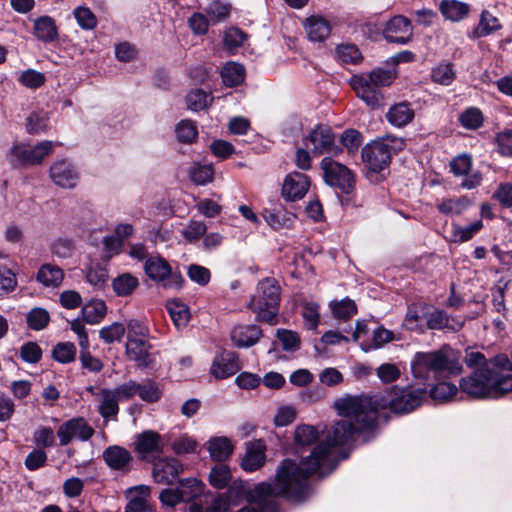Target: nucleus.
<instances>
[{
    "instance_id": "nucleus-1",
    "label": "nucleus",
    "mask_w": 512,
    "mask_h": 512,
    "mask_svg": "<svg viewBox=\"0 0 512 512\" xmlns=\"http://www.w3.org/2000/svg\"><path fill=\"white\" fill-rule=\"evenodd\" d=\"M411 388L394 386L385 397L361 395L337 399L334 408L343 418L331 427L326 440L319 442L299 464L283 460L277 467L276 486L260 485L257 491L272 490L304 500L310 492L309 477L316 473L323 476L335 468L332 447L348 443L357 433L374 430L381 421L387 422L386 409L405 414L419 407L426 397L439 404L464 399H498L512 392V386H431L428 392Z\"/></svg>"
},
{
    "instance_id": "nucleus-2",
    "label": "nucleus",
    "mask_w": 512,
    "mask_h": 512,
    "mask_svg": "<svg viewBox=\"0 0 512 512\" xmlns=\"http://www.w3.org/2000/svg\"><path fill=\"white\" fill-rule=\"evenodd\" d=\"M411 370L416 378H425L429 371L458 373L460 367L454 352L442 348L434 352H417L411 362Z\"/></svg>"
},
{
    "instance_id": "nucleus-3",
    "label": "nucleus",
    "mask_w": 512,
    "mask_h": 512,
    "mask_svg": "<svg viewBox=\"0 0 512 512\" xmlns=\"http://www.w3.org/2000/svg\"><path fill=\"white\" fill-rule=\"evenodd\" d=\"M280 302V286L273 278H265L258 283L257 292L249 306L261 321L273 323Z\"/></svg>"
},
{
    "instance_id": "nucleus-4",
    "label": "nucleus",
    "mask_w": 512,
    "mask_h": 512,
    "mask_svg": "<svg viewBox=\"0 0 512 512\" xmlns=\"http://www.w3.org/2000/svg\"><path fill=\"white\" fill-rule=\"evenodd\" d=\"M54 147L55 143L49 140H44L33 147L14 144L8 152L7 159L13 167L40 164Z\"/></svg>"
},
{
    "instance_id": "nucleus-5",
    "label": "nucleus",
    "mask_w": 512,
    "mask_h": 512,
    "mask_svg": "<svg viewBox=\"0 0 512 512\" xmlns=\"http://www.w3.org/2000/svg\"><path fill=\"white\" fill-rule=\"evenodd\" d=\"M323 178L327 185L339 189L342 193H350L355 186V178L352 171L345 165L334 161L330 157H324L321 161Z\"/></svg>"
},
{
    "instance_id": "nucleus-6",
    "label": "nucleus",
    "mask_w": 512,
    "mask_h": 512,
    "mask_svg": "<svg viewBox=\"0 0 512 512\" xmlns=\"http://www.w3.org/2000/svg\"><path fill=\"white\" fill-rule=\"evenodd\" d=\"M146 275L155 282L162 283L163 287L169 289H180L184 282L179 272H173L165 259L150 257L144 265Z\"/></svg>"
},
{
    "instance_id": "nucleus-7",
    "label": "nucleus",
    "mask_w": 512,
    "mask_h": 512,
    "mask_svg": "<svg viewBox=\"0 0 512 512\" xmlns=\"http://www.w3.org/2000/svg\"><path fill=\"white\" fill-rule=\"evenodd\" d=\"M508 381H512V362L507 355L498 354L481 369V379L475 384H503Z\"/></svg>"
},
{
    "instance_id": "nucleus-8",
    "label": "nucleus",
    "mask_w": 512,
    "mask_h": 512,
    "mask_svg": "<svg viewBox=\"0 0 512 512\" xmlns=\"http://www.w3.org/2000/svg\"><path fill=\"white\" fill-rule=\"evenodd\" d=\"M277 483V475L273 482H263L255 486L250 494V499L252 504L250 506H246L242 508L239 512H278V505L275 500L278 496H284L287 499L293 501H301V499H295L293 497L288 496L286 493H273L271 490L258 492L257 489L260 485H271V487H275Z\"/></svg>"
},
{
    "instance_id": "nucleus-9",
    "label": "nucleus",
    "mask_w": 512,
    "mask_h": 512,
    "mask_svg": "<svg viewBox=\"0 0 512 512\" xmlns=\"http://www.w3.org/2000/svg\"><path fill=\"white\" fill-rule=\"evenodd\" d=\"M312 144V151L315 154H330L337 156L341 154V146L335 143V134L328 126L318 125L305 139L306 147Z\"/></svg>"
},
{
    "instance_id": "nucleus-10",
    "label": "nucleus",
    "mask_w": 512,
    "mask_h": 512,
    "mask_svg": "<svg viewBox=\"0 0 512 512\" xmlns=\"http://www.w3.org/2000/svg\"><path fill=\"white\" fill-rule=\"evenodd\" d=\"M93 434L94 429L82 417L72 418L64 422L57 430V436L62 446L68 445L74 439L87 441Z\"/></svg>"
},
{
    "instance_id": "nucleus-11",
    "label": "nucleus",
    "mask_w": 512,
    "mask_h": 512,
    "mask_svg": "<svg viewBox=\"0 0 512 512\" xmlns=\"http://www.w3.org/2000/svg\"><path fill=\"white\" fill-rule=\"evenodd\" d=\"M350 83L356 96L365 102L368 107L375 109L381 106L383 95L379 88L372 83L371 78H366L362 74L354 75Z\"/></svg>"
},
{
    "instance_id": "nucleus-12",
    "label": "nucleus",
    "mask_w": 512,
    "mask_h": 512,
    "mask_svg": "<svg viewBox=\"0 0 512 512\" xmlns=\"http://www.w3.org/2000/svg\"><path fill=\"white\" fill-rule=\"evenodd\" d=\"M188 485L192 488L191 493H187L186 489H164L160 494V500L168 506H175L181 501H190L202 493V483L195 478L180 481V486Z\"/></svg>"
},
{
    "instance_id": "nucleus-13",
    "label": "nucleus",
    "mask_w": 512,
    "mask_h": 512,
    "mask_svg": "<svg viewBox=\"0 0 512 512\" xmlns=\"http://www.w3.org/2000/svg\"><path fill=\"white\" fill-rule=\"evenodd\" d=\"M413 35V27L409 19L402 15L394 16L386 24L384 36L388 42L397 44L408 43Z\"/></svg>"
},
{
    "instance_id": "nucleus-14",
    "label": "nucleus",
    "mask_w": 512,
    "mask_h": 512,
    "mask_svg": "<svg viewBox=\"0 0 512 512\" xmlns=\"http://www.w3.org/2000/svg\"><path fill=\"white\" fill-rule=\"evenodd\" d=\"M50 178L55 185L70 189L77 185L79 174L71 162L61 159L50 167Z\"/></svg>"
},
{
    "instance_id": "nucleus-15",
    "label": "nucleus",
    "mask_w": 512,
    "mask_h": 512,
    "mask_svg": "<svg viewBox=\"0 0 512 512\" xmlns=\"http://www.w3.org/2000/svg\"><path fill=\"white\" fill-rule=\"evenodd\" d=\"M310 179L307 175L300 172L289 173L282 185V196L289 201L302 199L308 192Z\"/></svg>"
},
{
    "instance_id": "nucleus-16",
    "label": "nucleus",
    "mask_w": 512,
    "mask_h": 512,
    "mask_svg": "<svg viewBox=\"0 0 512 512\" xmlns=\"http://www.w3.org/2000/svg\"><path fill=\"white\" fill-rule=\"evenodd\" d=\"M362 160L366 167L373 172H380L388 167L391 157L381 143L376 140L362 149Z\"/></svg>"
},
{
    "instance_id": "nucleus-17",
    "label": "nucleus",
    "mask_w": 512,
    "mask_h": 512,
    "mask_svg": "<svg viewBox=\"0 0 512 512\" xmlns=\"http://www.w3.org/2000/svg\"><path fill=\"white\" fill-rule=\"evenodd\" d=\"M238 359L234 353L224 351L217 355L211 365L210 372L215 380H223L239 370Z\"/></svg>"
},
{
    "instance_id": "nucleus-18",
    "label": "nucleus",
    "mask_w": 512,
    "mask_h": 512,
    "mask_svg": "<svg viewBox=\"0 0 512 512\" xmlns=\"http://www.w3.org/2000/svg\"><path fill=\"white\" fill-rule=\"evenodd\" d=\"M182 470V464L174 458L159 459L153 465L152 475L157 483L170 484Z\"/></svg>"
},
{
    "instance_id": "nucleus-19",
    "label": "nucleus",
    "mask_w": 512,
    "mask_h": 512,
    "mask_svg": "<svg viewBox=\"0 0 512 512\" xmlns=\"http://www.w3.org/2000/svg\"><path fill=\"white\" fill-rule=\"evenodd\" d=\"M103 459L111 469L128 472L132 456L127 449L114 445L104 450Z\"/></svg>"
},
{
    "instance_id": "nucleus-20",
    "label": "nucleus",
    "mask_w": 512,
    "mask_h": 512,
    "mask_svg": "<svg viewBox=\"0 0 512 512\" xmlns=\"http://www.w3.org/2000/svg\"><path fill=\"white\" fill-rule=\"evenodd\" d=\"M265 444L262 440L249 442L246 454L242 460V467L246 471H255L265 463Z\"/></svg>"
},
{
    "instance_id": "nucleus-21",
    "label": "nucleus",
    "mask_w": 512,
    "mask_h": 512,
    "mask_svg": "<svg viewBox=\"0 0 512 512\" xmlns=\"http://www.w3.org/2000/svg\"><path fill=\"white\" fill-rule=\"evenodd\" d=\"M415 117L413 108L408 102H399L391 106L387 113V121L394 127L402 128L410 124Z\"/></svg>"
},
{
    "instance_id": "nucleus-22",
    "label": "nucleus",
    "mask_w": 512,
    "mask_h": 512,
    "mask_svg": "<svg viewBox=\"0 0 512 512\" xmlns=\"http://www.w3.org/2000/svg\"><path fill=\"white\" fill-rule=\"evenodd\" d=\"M262 216L267 224L275 230L290 227L296 219L294 213L281 206L264 209Z\"/></svg>"
},
{
    "instance_id": "nucleus-23",
    "label": "nucleus",
    "mask_w": 512,
    "mask_h": 512,
    "mask_svg": "<svg viewBox=\"0 0 512 512\" xmlns=\"http://www.w3.org/2000/svg\"><path fill=\"white\" fill-rule=\"evenodd\" d=\"M150 348L146 339L129 338L126 343V355L139 366H147L150 362Z\"/></svg>"
},
{
    "instance_id": "nucleus-24",
    "label": "nucleus",
    "mask_w": 512,
    "mask_h": 512,
    "mask_svg": "<svg viewBox=\"0 0 512 512\" xmlns=\"http://www.w3.org/2000/svg\"><path fill=\"white\" fill-rule=\"evenodd\" d=\"M260 337V328L253 324L237 325L231 332V339L238 347H250L257 343Z\"/></svg>"
},
{
    "instance_id": "nucleus-25",
    "label": "nucleus",
    "mask_w": 512,
    "mask_h": 512,
    "mask_svg": "<svg viewBox=\"0 0 512 512\" xmlns=\"http://www.w3.org/2000/svg\"><path fill=\"white\" fill-rule=\"evenodd\" d=\"M136 450L143 457L161 453V436L157 432L151 430L142 432L137 437Z\"/></svg>"
},
{
    "instance_id": "nucleus-26",
    "label": "nucleus",
    "mask_w": 512,
    "mask_h": 512,
    "mask_svg": "<svg viewBox=\"0 0 512 512\" xmlns=\"http://www.w3.org/2000/svg\"><path fill=\"white\" fill-rule=\"evenodd\" d=\"M305 30L313 42L324 41L331 32L330 23L321 16H311L306 19Z\"/></svg>"
},
{
    "instance_id": "nucleus-27",
    "label": "nucleus",
    "mask_w": 512,
    "mask_h": 512,
    "mask_svg": "<svg viewBox=\"0 0 512 512\" xmlns=\"http://www.w3.org/2000/svg\"><path fill=\"white\" fill-rule=\"evenodd\" d=\"M33 33L35 37L45 43L52 42L58 37L55 21L50 16H41L34 20Z\"/></svg>"
},
{
    "instance_id": "nucleus-28",
    "label": "nucleus",
    "mask_w": 512,
    "mask_h": 512,
    "mask_svg": "<svg viewBox=\"0 0 512 512\" xmlns=\"http://www.w3.org/2000/svg\"><path fill=\"white\" fill-rule=\"evenodd\" d=\"M125 386L118 387L114 391L102 389L101 390V404L99 407L100 414L104 418L114 416L118 413V400L121 396L125 397Z\"/></svg>"
},
{
    "instance_id": "nucleus-29",
    "label": "nucleus",
    "mask_w": 512,
    "mask_h": 512,
    "mask_svg": "<svg viewBox=\"0 0 512 512\" xmlns=\"http://www.w3.org/2000/svg\"><path fill=\"white\" fill-rule=\"evenodd\" d=\"M442 16L449 21L459 22L469 13V5L458 0H442L439 4Z\"/></svg>"
},
{
    "instance_id": "nucleus-30",
    "label": "nucleus",
    "mask_w": 512,
    "mask_h": 512,
    "mask_svg": "<svg viewBox=\"0 0 512 512\" xmlns=\"http://www.w3.org/2000/svg\"><path fill=\"white\" fill-rule=\"evenodd\" d=\"M131 499L125 508V512H152L148 503L150 489L147 486L135 487L130 491Z\"/></svg>"
},
{
    "instance_id": "nucleus-31",
    "label": "nucleus",
    "mask_w": 512,
    "mask_h": 512,
    "mask_svg": "<svg viewBox=\"0 0 512 512\" xmlns=\"http://www.w3.org/2000/svg\"><path fill=\"white\" fill-rule=\"evenodd\" d=\"M64 279L63 270L53 264H44L37 273V280L45 287H58Z\"/></svg>"
},
{
    "instance_id": "nucleus-32",
    "label": "nucleus",
    "mask_w": 512,
    "mask_h": 512,
    "mask_svg": "<svg viewBox=\"0 0 512 512\" xmlns=\"http://www.w3.org/2000/svg\"><path fill=\"white\" fill-rule=\"evenodd\" d=\"M139 286V280L131 273H122L112 280V288L119 297L131 295Z\"/></svg>"
},
{
    "instance_id": "nucleus-33",
    "label": "nucleus",
    "mask_w": 512,
    "mask_h": 512,
    "mask_svg": "<svg viewBox=\"0 0 512 512\" xmlns=\"http://www.w3.org/2000/svg\"><path fill=\"white\" fill-rule=\"evenodd\" d=\"M233 449V444L226 437H215L208 443V450L211 458L219 462L228 459L232 454Z\"/></svg>"
},
{
    "instance_id": "nucleus-34",
    "label": "nucleus",
    "mask_w": 512,
    "mask_h": 512,
    "mask_svg": "<svg viewBox=\"0 0 512 512\" xmlns=\"http://www.w3.org/2000/svg\"><path fill=\"white\" fill-rule=\"evenodd\" d=\"M319 438L318 430L309 424L298 425L294 432L295 448L301 449L314 444Z\"/></svg>"
},
{
    "instance_id": "nucleus-35",
    "label": "nucleus",
    "mask_w": 512,
    "mask_h": 512,
    "mask_svg": "<svg viewBox=\"0 0 512 512\" xmlns=\"http://www.w3.org/2000/svg\"><path fill=\"white\" fill-rule=\"evenodd\" d=\"M107 311L106 304L102 300H91L82 307L81 314L85 322L89 324L99 323Z\"/></svg>"
},
{
    "instance_id": "nucleus-36",
    "label": "nucleus",
    "mask_w": 512,
    "mask_h": 512,
    "mask_svg": "<svg viewBox=\"0 0 512 512\" xmlns=\"http://www.w3.org/2000/svg\"><path fill=\"white\" fill-rule=\"evenodd\" d=\"M471 205V201L466 196L457 198L443 199L437 204L438 210L447 215H461Z\"/></svg>"
},
{
    "instance_id": "nucleus-37",
    "label": "nucleus",
    "mask_w": 512,
    "mask_h": 512,
    "mask_svg": "<svg viewBox=\"0 0 512 512\" xmlns=\"http://www.w3.org/2000/svg\"><path fill=\"white\" fill-rule=\"evenodd\" d=\"M223 83L228 87H234L244 81L245 69L241 64L228 62L221 70Z\"/></svg>"
},
{
    "instance_id": "nucleus-38",
    "label": "nucleus",
    "mask_w": 512,
    "mask_h": 512,
    "mask_svg": "<svg viewBox=\"0 0 512 512\" xmlns=\"http://www.w3.org/2000/svg\"><path fill=\"white\" fill-rule=\"evenodd\" d=\"M166 308L174 323L178 328H184L189 322V309L186 304L179 300H171L167 302Z\"/></svg>"
},
{
    "instance_id": "nucleus-39",
    "label": "nucleus",
    "mask_w": 512,
    "mask_h": 512,
    "mask_svg": "<svg viewBox=\"0 0 512 512\" xmlns=\"http://www.w3.org/2000/svg\"><path fill=\"white\" fill-rule=\"evenodd\" d=\"M207 226L203 221L190 220L180 229L179 233L188 243L199 241L206 233Z\"/></svg>"
},
{
    "instance_id": "nucleus-40",
    "label": "nucleus",
    "mask_w": 512,
    "mask_h": 512,
    "mask_svg": "<svg viewBox=\"0 0 512 512\" xmlns=\"http://www.w3.org/2000/svg\"><path fill=\"white\" fill-rule=\"evenodd\" d=\"M330 308L333 316L338 320L346 321L357 313L356 304L349 298L332 301Z\"/></svg>"
},
{
    "instance_id": "nucleus-41",
    "label": "nucleus",
    "mask_w": 512,
    "mask_h": 512,
    "mask_svg": "<svg viewBox=\"0 0 512 512\" xmlns=\"http://www.w3.org/2000/svg\"><path fill=\"white\" fill-rule=\"evenodd\" d=\"M124 393L126 398L138 395L146 402H155L161 396L158 386H125Z\"/></svg>"
},
{
    "instance_id": "nucleus-42",
    "label": "nucleus",
    "mask_w": 512,
    "mask_h": 512,
    "mask_svg": "<svg viewBox=\"0 0 512 512\" xmlns=\"http://www.w3.org/2000/svg\"><path fill=\"white\" fill-rule=\"evenodd\" d=\"M432 80L440 85L449 86L455 79V71L452 63H439L431 72Z\"/></svg>"
},
{
    "instance_id": "nucleus-43",
    "label": "nucleus",
    "mask_w": 512,
    "mask_h": 512,
    "mask_svg": "<svg viewBox=\"0 0 512 512\" xmlns=\"http://www.w3.org/2000/svg\"><path fill=\"white\" fill-rule=\"evenodd\" d=\"M86 281L95 289H102L108 280V271L99 264H92L86 270Z\"/></svg>"
},
{
    "instance_id": "nucleus-44",
    "label": "nucleus",
    "mask_w": 512,
    "mask_h": 512,
    "mask_svg": "<svg viewBox=\"0 0 512 512\" xmlns=\"http://www.w3.org/2000/svg\"><path fill=\"white\" fill-rule=\"evenodd\" d=\"M52 357L62 364L71 363L76 357V346L72 342H59L52 349Z\"/></svg>"
},
{
    "instance_id": "nucleus-45",
    "label": "nucleus",
    "mask_w": 512,
    "mask_h": 512,
    "mask_svg": "<svg viewBox=\"0 0 512 512\" xmlns=\"http://www.w3.org/2000/svg\"><path fill=\"white\" fill-rule=\"evenodd\" d=\"M175 134L179 142L191 144L196 140L198 131L191 120H181L175 127Z\"/></svg>"
},
{
    "instance_id": "nucleus-46",
    "label": "nucleus",
    "mask_w": 512,
    "mask_h": 512,
    "mask_svg": "<svg viewBox=\"0 0 512 512\" xmlns=\"http://www.w3.org/2000/svg\"><path fill=\"white\" fill-rule=\"evenodd\" d=\"M213 98L201 89L191 90L186 96L187 107L193 111H200L208 107Z\"/></svg>"
},
{
    "instance_id": "nucleus-47",
    "label": "nucleus",
    "mask_w": 512,
    "mask_h": 512,
    "mask_svg": "<svg viewBox=\"0 0 512 512\" xmlns=\"http://www.w3.org/2000/svg\"><path fill=\"white\" fill-rule=\"evenodd\" d=\"M483 227L482 221L477 220L468 226L462 227L458 224L452 225V237L455 242H466L470 240Z\"/></svg>"
},
{
    "instance_id": "nucleus-48",
    "label": "nucleus",
    "mask_w": 512,
    "mask_h": 512,
    "mask_svg": "<svg viewBox=\"0 0 512 512\" xmlns=\"http://www.w3.org/2000/svg\"><path fill=\"white\" fill-rule=\"evenodd\" d=\"M214 171L211 165L194 164L189 172L191 181L197 185H206L213 180Z\"/></svg>"
},
{
    "instance_id": "nucleus-49",
    "label": "nucleus",
    "mask_w": 512,
    "mask_h": 512,
    "mask_svg": "<svg viewBox=\"0 0 512 512\" xmlns=\"http://www.w3.org/2000/svg\"><path fill=\"white\" fill-rule=\"evenodd\" d=\"M483 114L475 107H470L460 114L459 121L467 129L475 130L483 124Z\"/></svg>"
},
{
    "instance_id": "nucleus-50",
    "label": "nucleus",
    "mask_w": 512,
    "mask_h": 512,
    "mask_svg": "<svg viewBox=\"0 0 512 512\" xmlns=\"http://www.w3.org/2000/svg\"><path fill=\"white\" fill-rule=\"evenodd\" d=\"M49 313L43 308H33L26 317L29 328L39 331L44 329L49 323Z\"/></svg>"
},
{
    "instance_id": "nucleus-51",
    "label": "nucleus",
    "mask_w": 512,
    "mask_h": 512,
    "mask_svg": "<svg viewBox=\"0 0 512 512\" xmlns=\"http://www.w3.org/2000/svg\"><path fill=\"white\" fill-rule=\"evenodd\" d=\"M73 15L78 25L84 30H92L97 26V18L88 7L79 6L75 8Z\"/></svg>"
},
{
    "instance_id": "nucleus-52",
    "label": "nucleus",
    "mask_w": 512,
    "mask_h": 512,
    "mask_svg": "<svg viewBox=\"0 0 512 512\" xmlns=\"http://www.w3.org/2000/svg\"><path fill=\"white\" fill-rule=\"evenodd\" d=\"M231 479L230 470L226 465L219 464L212 468L209 481L212 486L218 489L225 488Z\"/></svg>"
},
{
    "instance_id": "nucleus-53",
    "label": "nucleus",
    "mask_w": 512,
    "mask_h": 512,
    "mask_svg": "<svg viewBox=\"0 0 512 512\" xmlns=\"http://www.w3.org/2000/svg\"><path fill=\"white\" fill-rule=\"evenodd\" d=\"M366 78H371L372 83L377 87L381 88L389 86L395 79V74L389 70H383L380 68L374 69L369 73L362 74Z\"/></svg>"
},
{
    "instance_id": "nucleus-54",
    "label": "nucleus",
    "mask_w": 512,
    "mask_h": 512,
    "mask_svg": "<svg viewBox=\"0 0 512 512\" xmlns=\"http://www.w3.org/2000/svg\"><path fill=\"white\" fill-rule=\"evenodd\" d=\"M48 117L44 112H33L27 118V131L30 134H38L47 129Z\"/></svg>"
},
{
    "instance_id": "nucleus-55",
    "label": "nucleus",
    "mask_w": 512,
    "mask_h": 512,
    "mask_svg": "<svg viewBox=\"0 0 512 512\" xmlns=\"http://www.w3.org/2000/svg\"><path fill=\"white\" fill-rule=\"evenodd\" d=\"M336 57L342 63H356L361 58V53L355 45H340L336 49Z\"/></svg>"
},
{
    "instance_id": "nucleus-56",
    "label": "nucleus",
    "mask_w": 512,
    "mask_h": 512,
    "mask_svg": "<svg viewBox=\"0 0 512 512\" xmlns=\"http://www.w3.org/2000/svg\"><path fill=\"white\" fill-rule=\"evenodd\" d=\"M17 285L15 274L7 266L0 265V296L14 290Z\"/></svg>"
},
{
    "instance_id": "nucleus-57",
    "label": "nucleus",
    "mask_w": 512,
    "mask_h": 512,
    "mask_svg": "<svg viewBox=\"0 0 512 512\" xmlns=\"http://www.w3.org/2000/svg\"><path fill=\"white\" fill-rule=\"evenodd\" d=\"M246 40L245 33L238 28H229L224 35V46L229 51H234L239 48Z\"/></svg>"
},
{
    "instance_id": "nucleus-58",
    "label": "nucleus",
    "mask_w": 512,
    "mask_h": 512,
    "mask_svg": "<svg viewBox=\"0 0 512 512\" xmlns=\"http://www.w3.org/2000/svg\"><path fill=\"white\" fill-rule=\"evenodd\" d=\"M277 337L286 351H295L299 349L300 338L296 332L291 330H277Z\"/></svg>"
},
{
    "instance_id": "nucleus-59",
    "label": "nucleus",
    "mask_w": 512,
    "mask_h": 512,
    "mask_svg": "<svg viewBox=\"0 0 512 512\" xmlns=\"http://www.w3.org/2000/svg\"><path fill=\"white\" fill-rule=\"evenodd\" d=\"M378 141L381 143L383 148H385L386 152L389 153L390 157H392L393 154L402 151L406 146V140L404 138L392 134H388L378 139Z\"/></svg>"
},
{
    "instance_id": "nucleus-60",
    "label": "nucleus",
    "mask_w": 512,
    "mask_h": 512,
    "mask_svg": "<svg viewBox=\"0 0 512 512\" xmlns=\"http://www.w3.org/2000/svg\"><path fill=\"white\" fill-rule=\"evenodd\" d=\"M340 141L347 151L353 154L362 144V135L354 129H348L343 132Z\"/></svg>"
},
{
    "instance_id": "nucleus-61",
    "label": "nucleus",
    "mask_w": 512,
    "mask_h": 512,
    "mask_svg": "<svg viewBox=\"0 0 512 512\" xmlns=\"http://www.w3.org/2000/svg\"><path fill=\"white\" fill-rule=\"evenodd\" d=\"M125 333V327L123 324L115 322L109 326L103 327L99 331L100 338L106 343H112L119 341Z\"/></svg>"
},
{
    "instance_id": "nucleus-62",
    "label": "nucleus",
    "mask_w": 512,
    "mask_h": 512,
    "mask_svg": "<svg viewBox=\"0 0 512 512\" xmlns=\"http://www.w3.org/2000/svg\"><path fill=\"white\" fill-rule=\"evenodd\" d=\"M302 316L304 319V324L308 329H316L320 319L319 305L316 303L305 304L303 307Z\"/></svg>"
},
{
    "instance_id": "nucleus-63",
    "label": "nucleus",
    "mask_w": 512,
    "mask_h": 512,
    "mask_svg": "<svg viewBox=\"0 0 512 512\" xmlns=\"http://www.w3.org/2000/svg\"><path fill=\"white\" fill-rule=\"evenodd\" d=\"M206 12L212 23L220 22L229 16L230 6L219 1H214L208 6Z\"/></svg>"
},
{
    "instance_id": "nucleus-64",
    "label": "nucleus",
    "mask_w": 512,
    "mask_h": 512,
    "mask_svg": "<svg viewBox=\"0 0 512 512\" xmlns=\"http://www.w3.org/2000/svg\"><path fill=\"white\" fill-rule=\"evenodd\" d=\"M33 439L38 447H52L55 444V436L52 428L39 427L33 434Z\"/></svg>"
}]
</instances>
